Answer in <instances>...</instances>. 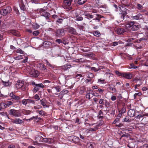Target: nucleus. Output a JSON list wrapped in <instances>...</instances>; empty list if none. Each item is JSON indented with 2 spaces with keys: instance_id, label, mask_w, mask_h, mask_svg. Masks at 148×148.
Returning <instances> with one entry per match:
<instances>
[{
  "instance_id": "1",
  "label": "nucleus",
  "mask_w": 148,
  "mask_h": 148,
  "mask_svg": "<svg viewBox=\"0 0 148 148\" xmlns=\"http://www.w3.org/2000/svg\"><path fill=\"white\" fill-rule=\"evenodd\" d=\"M136 24V22L134 21H128L126 23V27L132 31H136L140 28V25Z\"/></svg>"
},
{
  "instance_id": "2",
  "label": "nucleus",
  "mask_w": 148,
  "mask_h": 148,
  "mask_svg": "<svg viewBox=\"0 0 148 148\" xmlns=\"http://www.w3.org/2000/svg\"><path fill=\"white\" fill-rule=\"evenodd\" d=\"M119 8L120 10L122 11V12L120 14V17L119 18V21L120 22L122 21L124 19V17L126 15L127 13V9L124 8L123 6L120 5Z\"/></svg>"
},
{
  "instance_id": "3",
  "label": "nucleus",
  "mask_w": 148,
  "mask_h": 148,
  "mask_svg": "<svg viewBox=\"0 0 148 148\" xmlns=\"http://www.w3.org/2000/svg\"><path fill=\"white\" fill-rule=\"evenodd\" d=\"M9 113L10 115H13L15 117H20L21 116L20 112L14 109H12L9 111Z\"/></svg>"
},
{
  "instance_id": "4",
  "label": "nucleus",
  "mask_w": 148,
  "mask_h": 148,
  "mask_svg": "<svg viewBox=\"0 0 148 148\" xmlns=\"http://www.w3.org/2000/svg\"><path fill=\"white\" fill-rule=\"evenodd\" d=\"M68 139L70 141L72 142L75 144H77L79 145H82L79 142V139L77 137L71 136L69 137Z\"/></svg>"
},
{
  "instance_id": "5",
  "label": "nucleus",
  "mask_w": 148,
  "mask_h": 148,
  "mask_svg": "<svg viewBox=\"0 0 148 148\" xmlns=\"http://www.w3.org/2000/svg\"><path fill=\"white\" fill-rule=\"evenodd\" d=\"M12 11V8L8 6L5 8L2 9L0 11V14L3 16L10 14Z\"/></svg>"
},
{
  "instance_id": "6",
  "label": "nucleus",
  "mask_w": 148,
  "mask_h": 148,
  "mask_svg": "<svg viewBox=\"0 0 148 148\" xmlns=\"http://www.w3.org/2000/svg\"><path fill=\"white\" fill-rule=\"evenodd\" d=\"M66 31L64 29H57L55 32L56 36L58 37H62L65 34Z\"/></svg>"
},
{
  "instance_id": "7",
  "label": "nucleus",
  "mask_w": 148,
  "mask_h": 148,
  "mask_svg": "<svg viewBox=\"0 0 148 148\" xmlns=\"http://www.w3.org/2000/svg\"><path fill=\"white\" fill-rule=\"evenodd\" d=\"M131 18L132 20H144V18L143 15L140 13H139L135 16H131Z\"/></svg>"
},
{
  "instance_id": "8",
  "label": "nucleus",
  "mask_w": 148,
  "mask_h": 148,
  "mask_svg": "<svg viewBox=\"0 0 148 148\" xmlns=\"http://www.w3.org/2000/svg\"><path fill=\"white\" fill-rule=\"evenodd\" d=\"M53 94L57 95L58 93L56 92H59L61 90V87L59 86H54L51 87Z\"/></svg>"
},
{
  "instance_id": "9",
  "label": "nucleus",
  "mask_w": 148,
  "mask_h": 148,
  "mask_svg": "<svg viewBox=\"0 0 148 148\" xmlns=\"http://www.w3.org/2000/svg\"><path fill=\"white\" fill-rule=\"evenodd\" d=\"M37 66L40 70L44 72H48V70L47 69L46 66L43 64L41 63L38 64Z\"/></svg>"
},
{
  "instance_id": "10",
  "label": "nucleus",
  "mask_w": 148,
  "mask_h": 148,
  "mask_svg": "<svg viewBox=\"0 0 148 148\" xmlns=\"http://www.w3.org/2000/svg\"><path fill=\"white\" fill-rule=\"evenodd\" d=\"M73 0H64L63 5L65 6H67L69 7L68 8L69 10L71 9V7L70 6L71 4V2Z\"/></svg>"
},
{
  "instance_id": "11",
  "label": "nucleus",
  "mask_w": 148,
  "mask_h": 148,
  "mask_svg": "<svg viewBox=\"0 0 148 148\" xmlns=\"http://www.w3.org/2000/svg\"><path fill=\"white\" fill-rule=\"evenodd\" d=\"M44 87V86L42 84H37L34 87L33 90V92H36L40 88H43Z\"/></svg>"
},
{
  "instance_id": "12",
  "label": "nucleus",
  "mask_w": 148,
  "mask_h": 148,
  "mask_svg": "<svg viewBox=\"0 0 148 148\" xmlns=\"http://www.w3.org/2000/svg\"><path fill=\"white\" fill-rule=\"evenodd\" d=\"M106 79L109 82H111L113 78L112 74L110 73H105Z\"/></svg>"
},
{
  "instance_id": "13",
  "label": "nucleus",
  "mask_w": 148,
  "mask_h": 148,
  "mask_svg": "<svg viewBox=\"0 0 148 148\" xmlns=\"http://www.w3.org/2000/svg\"><path fill=\"white\" fill-rule=\"evenodd\" d=\"M29 74L32 77H36L38 75L39 73L38 71L34 69L30 72Z\"/></svg>"
},
{
  "instance_id": "14",
  "label": "nucleus",
  "mask_w": 148,
  "mask_h": 148,
  "mask_svg": "<svg viewBox=\"0 0 148 148\" xmlns=\"http://www.w3.org/2000/svg\"><path fill=\"white\" fill-rule=\"evenodd\" d=\"M68 31L70 34L76 35L77 34V32L76 29L73 27H70L67 28Z\"/></svg>"
},
{
  "instance_id": "15",
  "label": "nucleus",
  "mask_w": 148,
  "mask_h": 148,
  "mask_svg": "<svg viewBox=\"0 0 148 148\" xmlns=\"http://www.w3.org/2000/svg\"><path fill=\"white\" fill-rule=\"evenodd\" d=\"M24 82L23 81H18L16 84V86L17 88H21L24 84Z\"/></svg>"
},
{
  "instance_id": "16",
  "label": "nucleus",
  "mask_w": 148,
  "mask_h": 148,
  "mask_svg": "<svg viewBox=\"0 0 148 148\" xmlns=\"http://www.w3.org/2000/svg\"><path fill=\"white\" fill-rule=\"evenodd\" d=\"M133 75V74L132 73H123V77H124L125 78L130 79L132 78Z\"/></svg>"
},
{
  "instance_id": "17",
  "label": "nucleus",
  "mask_w": 148,
  "mask_h": 148,
  "mask_svg": "<svg viewBox=\"0 0 148 148\" xmlns=\"http://www.w3.org/2000/svg\"><path fill=\"white\" fill-rule=\"evenodd\" d=\"M43 137L40 136H37L35 139V143L37 144H39L40 143L42 142Z\"/></svg>"
},
{
  "instance_id": "18",
  "label": "nucleus",
  "mask_w": 148,
  "mask_h": 148,
  "mask_svg": "<svg viewBox=\"0 0 148 148\" xmlns=\"http://www.w3.org/2000/svg\"><path fill=\"white\" fill-rule=\"evenodd\" d=\"M135 111L134 109H130L128 112L127 114L130 117H133L135 116Z\"/></svg>"
},
{
  "instance_id": "19",
  "label": "nucleus",
  "mask_w": 148,
  "mask_h": 148,
  "mask_svg": "<svg viewBox=\"0 0 148 148\" xmlns=\"http://www.w3.org/2000/svg\"><path fill=\"white\" fill-rule=\"evenodd\" d=\"M40 102L41 104L42 105L44 108H47L48 107L47 105V100L44 99H43L40 100Z\"/></svg>"
},
{
  "instance_id": "20",
  "label": "nucleus",
  "mask_w": 148,
  "mask_h": 148,
  "mask_svg": "<svg viewBox=\"0 0 148 148\" xmlns=\"http://www.w3.org/2000/svg\"><path fill=\"white\" fill-rule=\"evenodd\" d=\"M84 15L85 16V18L88 20H90L94 18V16L90 14L89 13L87 12H84Z\"/></svg>"
},
{
  "instance_id": "21",
  "label": "nucleus",
  "mask_w": 148,
  "mask_h": 148,
  "mask_svg": "<svg viewBox=\"0 0 148 148\" xmlns=\"http://www.w3.org/2000/svg\"><path fill=\"white\" fill-rule=\"evenodd\" d=\"M127 29H124L123 28H119L117 30V33L118 34H122L125 32H127Z\"/></svg>"
},
{
  "instance_id": "22",
  "label": "nucleus",
  "mask_w": 148,
  "mask_h": 148,
  "mask_svg": "<svg viewBox=\"0 0 148 148\" xmlns=\"http://www.w3.org/2000/svg\"><path fill=\"white\" fill-rule=\"evenodd\" d=\"M122 4L123 5L122 6H123L124 8V7L123 6V5L127 6V7H129L130 5V4L129 2H128V1H127V0H123L122 1ZM121 6H122L121 5Z\"/></svg>"
},
{
  "instance_id": "23",
  "label": "nucleus",
  "mask_w": 148,
  "mask_h": 148,
  "mask_svg": "<svg viewBox=\"0 0 148 148\" xmlns=\"http://www.w3.org/2000/svg\"><path fill=\"white\" fill-rule=\"evenodd\" d=\"M50 14L47 12H43L41 16L45 17L46 19L49 18L50 17Z\"/></svg>"
},
{
  "instance_id": "24",
  "label": "nucleus",
  "mask_w": 148,
  "mask_h": 148,
  "mask_svg": "<svg viewBox=\"0 0 148 148\" xmlns=\"http://www.w3.org/2000/svg\"><path fill=\"white\" fill-rule=\"evenodd\" d=\"M14 123L17 124H20L23 123V121L19 119H16L13 120Z\"/></svg>"
},
{
  "instance_id": "25",
  "label": "nucleus",
  "mask_w": 148,
  "mask_h": 148,
  "mask_svg": "<svg viewBox=\"0 0 148 148\" xmlns=\"http://www.w3.org/2000/svg\"><path fill=\"white\" fill-rule=\"evenodd\" d=\"M51 45V43L49 41H45L44 42L42 46L45 47H49Z\"/></svg>"
},
{
  "instance_id": "26",
  "label": "nucleus",
  "mask_w": 148,
  "mask_h": 148,
  "mask_svg": "<svg viewBox=\"0 0 148 148\" xmlns=\"http://www.w3.org/2000/svg\"><path fill=\"white\" fill-rule=\"evenodd\" d=\"M52 139L51 138H42V142L47 143H49L51 141Z\"/></svg>"
},
{
  "instance_id": "27",
  "label": "nucleus",
  "mask_w": 148,
  "mask_h": 148,
  "mask_svg": "<svg viewBox=\"0 0 148 148\" xmlns=\"http://www.w3.org/2000/svg\"><path fill=\"white\" fill-rule=\"evenodd\" d=\"M22 112L25 115H26L29 114L33 112L32 111L25 109L23 110Z\"/></svg>"
},
{
  "instance_id": "28",
  "label": "nucleus",
  "mask_w": 148,
  "mask_h": 148,
  "mask_svg": "<svg viewBox=\"0 0 148 148\" xmlns=\"http://www.w3.org/2000/svg\"><path fill=\"white\" fill-rule=\"evenodd\" d=\"M95 15L97 16V17L93 20H97L99 22L101 18L104 17L103 16L99 14H95Z\"/></svg>"
},
{
  "instance_id": "29",
  "label": "nucleus",
  "mask_w": 148,
  "mask_h": 148,
  "mask_svg": "<svg viewBox=\"0 0 148 148\" xmlns=\"http://www.w3.org/2000/svg\"><path fill=\"white\" fill-rule=\"evenodd\" d=\"M107 89L110 91H112V93H115L116 92V89L115 88H113L111 86L108 87L107 88Z\"/></svg>"
},
{
  "instance_id": "30",
  "label": "nucleus",
  "mask_w": 148,
  "mask_h": 148,
  "mask_svg": "<svg viewBox=\"0 0 148 148\" xmlns=\"http://www.w3.org/2000/svg\"><path fill=\"white\" fill-rule=\"evenodd\" d=\"M1 82H2L3 85L5 86H8L11 84V83L9 82V80L7 82H5L3 81V80H2Z\"/></svg>"
},
{
  "instance_id": "31",
  "label": "nucleus",
  "mask_w": 148,
  "mask_h": 148,
  "mask_svg": "<svg viewBox=\"0 0 148 148\" xmlns=\"http://www.w3.org/2000/svg\"><path fill=\"white\" fill-rule=\"evenodd\" d=\"M32 27L34 29H36L39 28L40 26L37 23H34L32 25Z\"/></svg>"
},
{
  "instance_id": "32",
  "label": "nucleus",
  "mask_w": 148,
  "mask_h": 148,
  "mask_svg": "<svg viewBox=\"0 0 148 148\" xmlns=\"http://www.w3.org/2000/svg\"><path fill=\"white\" fill-rule=\"evenodd\" d=\"M87 0H78V4L79 5H82Z\"/></svg>"
},
{
  "instance_id": "33",
  "label": "nucleus",
  "mask_w": 148,
  "mask_h": 148,
  "mask_svg": "<svg viewBox=\"0 0 148 148\" xmlns=\"http://www.w3.org/2000/svg\"><path fill=\"white\" fill-rule=\"evenodd\" d=\"M21 88L23 91H26L28 89V87L24 84L22 86Z\"/></svg>"
},
{
  "instance_id": "34",
  "label": "nucleus",
  "mask_w": 148,
  "mask_h": 148,
  "mask_svg": "<svg viewBox=\"0 0 148 148\" xmlns=\"http://www.w3.org/2000/svg\"><path fill=\"white\" fill-rule=\"evenodd\" d=\"M63 21V19L58 18L56 21V23L58 24H61L62 23Z\"/></svg>"
},
{
  "instance_id": "35",
  "label": "nucleus",
  "mask_w": 148,
  "mask_h": 148,
  "mask_svg": "<svg viewBox=\"0 0 148 148\" xmlns=\"http://www.w3.org/2000/svg\"><path fill=\"white\" fill-rule=\"evenodd\" d=\"M87 77L89 79H91L94 77V76L93 74L91 73H88L87 74Z\"/></svg>"
},
{
  "instance_id": "36",
  "label": "nucleus",
  "mask_w": 148,
  "mask_h": 148,
  "mask_svg": "<svg viewBox=\"0 0 148 148\" xmlns=\"http://www.w3.org/2000/svg\"><path fill=\"white\" fill-rule=\"evenodd\" d=\"M24 57L23 56L19 55L18 56H16L14 58L16 60H20L21 59L23 58V57Z\"/></svg>"
},
{
  "instance_id": "37",
  "label": "nucleus",
  "mask_w": 148,
  "mask_h": 148,
  "mask_svg": "<svg viewBox=\"0 0 148 148\" xmlns=\"http://www.w3.org/2000/svg\"><path fill=\"white\" fill-rule=\"evenodd\" d=\"M98 129V128L97 127V126L96 125L95 126V127L93 128H90L89 129L88 131L89 132L91 131V132H93V131H96V130H97Z\"/></svg>"
},
{
  "instance_id": "38",
  "label": "nucleus",
  "mask_w": 148,
  "mask_h": 148,
  "mask_svg": "<svg viewBox=\"0 0 148 148\" xmlns=\"http://www.w3.org/2000/svg\"><path fill=\"white\" fill-rule=\"evenodd\" d=\"M36 112L40 115L42 116L45 115L46 113L43 110H37L36 111Z\"/></svg>"
},
{
  "instance_id": "39",
  "label": "nucleus",
  "mask_w": 148,
  "mask_h": 148,
  "mask_svg": "<svg viewBox=\"0 0 148 148\" xmlns=\"http://www.w3.org/2000/svg\"><path fill=\"white\" fill-rule=\"evenodd\" d=\"M68 92V91L66 90H63L61 91L59 93L60 94L64 95L65 94H67Z\"/></svg>"
},
{
  "instance_id": "40",
  "label": "nucleus",
  "mask_w": 148,
  "mask_h": 148,
  "mask_svg": "<svg viewBox=\"0 0 148 148\" xmlns=\"http://www.w3.org/2000/svg\"><path fill=\"white\" fill-rule=\"evenodd\" d=\"M20 8L21 10L24 11H26V8L24 4H21L20 5Z\"/></svg>"
},
{
  "instance_id": "41",
  "label": "nucleus",
  "mask_w": 148,
  "mask_h": 148,
  "mask_svg": "<svg viewBox=\"0 0 148 148\" xmlns=\"http://www.w3.org/2000/svg\"><path fill=\"white\" fill-rule=\"evenodd\" d=\"M93 34L94 36L97 37H99L101 35L100 33L97 31L94 32H93Z\"/></svg>"
},
{
  "instance_id": "42",
  "label": "nucleus",
  "mask_w": 148,
  "mask_h": 148,
  "mask_svg": "<svg viewBox=\"0 0 148 148\" xmlns=\"http://www.w3.org/2000/svg\"><path fill=\"white\" fill-rule=\"evenodd\" d=\"M21 103L23 105H26L28 103L27 99H24L22 100Z\"/></svg>"
},
{
  "instance_id": "43",
  "label": "nucleus",
  "mask_w": 148,
  "mask_h": 148,
  "mask_svg": "<svg viewBox=\"0 0 148 148\" xmlns=\"http://www.w3.org/2000/svg\"><path fill=\"white\" fill-rule=\"evenodd\" d=\"M0 106L2 108H5L7 107L6 104L4 103H0Z\"/></svg>"
},
{
  "instance_id": "44",
  "label": "nucleus",
  "mask_w": 148,
  "mask_h": 148,
  "mask_svg": "<svg viewBox=\"0 0 148 148\" xmlns=\"http://www.w3.org/2000/svg\"><path fill=\"white\" fill-rule=\"evenodd\" d=\"M130 68L136 69L138 67V66H135L133 63L131 64H130Z\"/></svg>"
},
{
  "instance_id": "45",
  "label": "nucleus",
  "mask_w": 148,
  "mask_h": 148,
  "mask_svg": "<svg viewBox=\"0 0 148 148\" xmlns=\"http://www.w3.org/2000/svg\"><path fill=\"white\" fill-rule=\"evenodd\" d=\"M115 73L118 75L123 77V73L117 71H115Z\"/></svg>"
},
{
  "instance_id": "46",
  "label": "nucleus",
  "mask_w": 148,
  "mask_h": 148,
  "mask_svg": "<svg viewBox=\"0 0 148 148\" xmlns=\"http://www.w3.org/2000/svg\"><path fill=\"white\" fill-rule=\"evenodd\" d=\"M16 52L17 53H20V54H23V51L21 49H18L16 51Z\"/></svg>"
},
{
  "instance_id": "47",
  "label": "nucleus",
  "mask_w": 148,
  "mask_h": 148,
  "mask_svg": "<svg viewBox=\"0 0 148 148\" xmlns=\"http://www.w3.org/2000/svg\"><path fill=\"white\" fill-rule=\"evenodd\" d=\"M39 33L40 32L38 30H36L34 32L33 34L34 36H36L38 35Z\"/></svg>"
},
{
  "instance_id": "48",
  "label": "nucleus",
  "mask_w": 148,
  "mask_h": 148,
  "mask_svg": "<svg viewBox=\"0 0 148 148\" xmlns=\"http://www.w3.org/2000/svg\"><path fill=\"white\" fill-rule=\"evenodd\" d=\"M90 69L91 70L94 71L95 72H97L100 69H97L95 67H93L90 68Z\"/></svg>"
},
{
  "instance_id": "49",
  "label": "nucleus",
  "mask_w": 148,
  "mask_h": 148,
  "mask_svg": "<svg viewBox=\"0 0 148 148\" xmlns=\"http://www.w3.org/2000/svg\"><path fill=\"white\" fill-rule=\"evenodd\" d=\"M34 98L36 101H38L40 99L39 96L37 94H36L34 95Z\"/></svg>"
},
{
  "instance_id": "50",
  "label": "nucleus",
  "mask_w": 148,
  "mask_h": 148,
  "mask_svg": "<svg viewBox=\"0 0 148 148\" xmlns=\"http://www.w3.org/2000/svg\"><path fill=\"white\" fill-rule=\"evenodd\" d=\"M78 28L79 29L84 30V27L82 25H77Z\"/></svg>"
},
{
  "instance_id": "51",
  "label": "nucleus",
  "mask_w": 148,
  "mask_h": 148,
  "mask_svg": "<svg viewBox=\"0 0 148 148\" xmlns=\"http://www.w3.org/2000/svg\"><path fill=\"white\" fill-rule=\"evenodd\" d=\"M104 100L102 99H100L99 101V104L103 105L104 104Z\"/></svg>"
},
{
  "instance_id": "52",
  "label": "nucleus",
  "mask_w": 148,
  "mask_h": 148,
  "mask_svg": "<svg viewBox=\"0 0 148 148\" xmlns=\"http://www.w3.org/2000/svg\"><path fill=\"white\" fill-rule=\"evenodd\" d=\"M7 107V106L9 107L12 104V103L11 101H7L6 103Z\"/></svg>"
},
{
  "instance_id": "53",
  "label": "nucleus",
  "mask_w": 148,
  "mask_h": 148,
  "mask_svg": "<svg viewBox=\"0 0 148 148\" xmlns=\"http://www.w3.org/2000/svg\"><path fill=\"white\" fill-rule=\"evenodd\" d=\"M137 8L139 10H140L143 8V7L140 4L138 3L137 4Z\"/></svg>"
},
{
  "instance_id": "54",
  "label": "nucleus",
  "mask_w": 148,
  "mask_h": 148,
  "mask_svg": "<svg viewBox=\"0 0 148 148\" xmlns=\"http://www.w3.org/2000/svg\"><path fill=\"white\" fill-rule=\"evenodd\" d=\"M83 18L82 17L79 16L76 18L75 20L77 21H82L83 20Z\"/></svg>"
},
{
  "instance_id": "55",
  "label": "nucleus",
  "mask_w": 148,
  "mask_h": 148,
  "mask_svg": "<svg viewBox=\"0 0 148 148\" xmlns=\"http://www.w3.org/2000/svg\"><path fill=\"white\" fill-rule=\"evenodd\" d=\"M87 94L86 95V97L87 99H88L90 100L91 98L90 97V94L88 93V92H86Z\"/></svg>"
},
{
  "instance_id": "56",
  "label": "nucleus",
  "mask_w": 148,
  "mask_h": 148,
  "mask_svg": "<svg viewBox=\"0 0 148 148\" xmlns=\"http://www.w3.org/2000/svg\"><path fill=\"white\" fill-rule=\"evenodd\" d=\"M32 3H38L40 2V0H30Z\"/></svg>"
},
{
  "instance_id": "57",
  "label": "nucleus",
  "mask_w": 148,
  "mask_h": 148,
  "mask_svg": "<svg viewBox=\"0 0 148 148\" xmlns=\"http://www.w3.org/2000/svg\"><path fill=\"white\" fill-rule=\"evenodd\" d=\"M124 121L125 122H130V121L129 120V117L128 116H126L125 117L124 119Z\"/></svg>"
},
{
  "instance_id": "58",
  "label": "nucleus",
  "mask_w": 148,
  "mask_h": 148,
  "mask_svg": "<svg viewBox=\"0 0 148 148\" xmlns=\"http://www.w3.org/2000/svg\"><path fill=\"white\" fill-rule=\"evenodd\" d=\"M28 100V103H32L33 104L35 102L34 100L30 99H27Z\"/></svg>"
},
{
  "instance_id": "59",
  "label": "nucleus",
  "mask_w": 148,
  "mask_h": 148,
  "mask_svg": "<svg viewBox=\"0 0 148 148\" xmlns=\"http://www.w3.org/2000/svg\"><path fill=\"white\" fill-rule=\"evenodd\" d=\"M20 97L18 96L14 95V97L13 98V99L15 100H18L20 99Z\"/></svg>"
},
{
  "instance_id": "60",
  "label": "nucleus",
  "mask_w": 148,
  "mask_h": 148,
  "mask_svg": "<svg viewBox=\"0 0 148 148\" xmlns=\"http://www.w3.org/2000/svg\"><path fill=\"white\" fill-rule=\"evenodd\" d=\"M104 123V121H101L100 123L99 124L96 125V126H97V127H100V126L102 125Z\"/></svg>"
},
{
  "instance_id": "61",
  "label": "nucleus",
  "mask_w": 148,
  "mask_h": 148,
  "mask_svg": "<svg viewBox=\"0 0 148 148\" xmlns=\"http://www.w3.org/2000/svg\"><path fill=\"white\" fill-rule=\"evenodd\" d=\"M82 77V75L81 74H77L76 75V77L77 79H79L80 77Z\"/></svg>"
},
{
  "instance_id": "62",
  "label": "nucleus",
  "mask_w": 148,
  "mask_h": 148,
  "mask_svg": "<svg viewBox=\"0 0 148 148\" xmlns=\"http://www.w3.org/2000/svg\"><path fill=\"white\" fill-rule=\"evenodd\" d=\"M30 85H32L35 86L37 84H36L35 83V82L33 81H31L30 82Z\"/></svg>"
},
{
  "instance_id": "63",
  "label": "nucleus",
  "mask_w": 148,
  "mask_h": 148,
  "mask_svg": "<svg viewBox=\"0 0 148 148\" xmlns=\"http://www.w3.org/2000/svg\"><path fill=\"white\" fill-rule=\"evenodd\" d=\"M85 91V90L84 89V88H82L81 89V90L79 91V93L81 94L83 93Z\"/></svg>"
},
{
  "instance_id": "64",
  "label": "nucleus",
  "mask_w": 148,
  "mask_h": 148,
  "mask_svg": "<svg viewBox=\"0 0 148 148\" xmlns=\"http://www.w3.org/2000/svg\"><path fill=\"white\" fill-rule=\"evenodd\" d=\"M119 118H116L114 121L113 123L114 124L116 123L117 122H119Z\"/></svg>"
}]
</instances>
